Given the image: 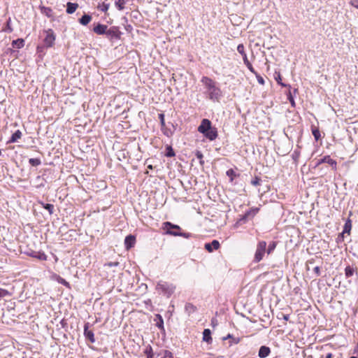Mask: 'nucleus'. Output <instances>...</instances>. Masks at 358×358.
I'll return each mask as SVG.
<instances>
[{"mask_svg":"<svg viewBox=\"0 0 358 358\" xmlns=\"http://www.w3.org/2000/svg\"><path fill=\"white\" fill-rule=\"evenodd\" d=\"M127 2V0H117L115 2V5L119 10H122L124 8Z\"/></svg>","mask_w":358,"mask_h":358,"instance_id":"nucleus-19","label":"nucleus"},{"mask_svg":"<svg viewBox=\"0 0 358 358\" xmlns=\"http://www.w3.org/2000/svg\"><path fill=\"white\" fill-rule=\"evenodd\" d=\"M243 59L244 64L248 67V69L250 71V72H252V73H256L255 70L252 67L251 63L248 59V57H244V58H243Z\"/></svg>","mask_w":358,"mask_h":358,"instance_id":"nucleus-20","label":"nucleus"},{"mask_svg":"<svg viewBox=\"0 0 358 358\" xmlns=\"http://www.w3.org/2000/svg\"><path fill=\"white\" fill-rule=\"evenodd\" d=\"M164 229H166V234L173 235L175 236H183L188 238L189 235L185 233H180L176 230H180V227L178 225L173 224L169 222H166L164 223Z\"/></svg>","mask_w":358,"mask_h":358,"instance_id":"nucleus-3","label":"nucleus"},{"mask_svg":"<svg viewBox=\"0 0 358 358\" xmlns=\"http://www.w3.org/2000/svg\"><path fill=\"white\" fill-rule=\"evenodd\" d=\"M119 265V262H108L107 264H105V266H117Z\"/></svg>","mask_w":358,"mask_h":358,"instance_id":"nucleus-40","label":"nucleus"},{"mask_svg":"<svg viewBox=\"0 0 358 358\" xmlns=\"http://www.w3.org/2000/svg\"><path fill=\"white\" fill-rule=\"evenodd\" d=\"M167 149H168V152L166 153L167 157H173L175 155V153H174L173 149L171 148V147L169 146L167 148Z\"/></svg>","mask_w":358,"mask_h":358,"instance_id":"nucleus-36","label":"nucleus"},{"mask_svg":"<svg viewBox=\"0 0 358 358\" xmlns=\"http://www.w3.org/2000/svg\"><path fill=\"white\" fill-rule=\"evenodd\" d=\"M43 207L45 209L48 210V212L50 215L53 213L54 206L52 204H50V203L43 204Z\"/></svg>","mask_w":358,"mask_h":358,"instance_id":"nucleus-26","label":"nucleus"},{"mask_svg":"<svg viewBox=\"0 0 358 358\" xmlns=\"http://www.w3.org/2000/svg\"><path fill=\"white\" fill-rule=\"evenodd\" d=\"M29 163L32 166H37L41 164V161L38 158H31L29 159Z\"/></svg>","mask_w":358,"mask_h":358,"instance_id":"nucleus-22","label":"nucleus"},{"mask_svg":"<svg viewBox=\"0 0 358 358\" xmlns=\"http://www.w3.org/2000/svg\"><path fill=\"white\" fill-rule=\"evenodd\" d=\"M220 246L218 241L213 240L211 243H206L204 248L209 252H212L213 250H217Z\"/></svg>","mask_w":358,"mask_h":358,"instance_id":"nucleus-8","label":"nucleus"},{"mask_svg":"<svg viewBox=\"0 0 358 358\" xmlns=\"http://www.w3.org/2000/svg\"><path fill=\"white\" fill-rule=\"evenodd\" d=\"M45 10H48V11H47L46 15L49 16L48 13H49V11H51V10L50 8H45Z\"/></svg>","mask_w":358,"mask_h":358,"instance_id":"nucleus-49","label":"nucleus"},{"mask_svg":"<svg viewBox=\"0 0 358 358\" xmlns=\"http://www.w3.org/2000/svg\"><path fill=\"white\" fill-rule=\"evenodd\" d=\"M227 175L231 178V180H233V176H235V172L233 169H229L227 171Z\"/></svg>","mask_w":358,"mask_h":358,"instance_id":"nucleus-35","label":"nucleus"},{"mask_svg":"<svg viewBox=\"0 0 358 358\" xmlns=\"http://www.w3.org/2000/svg\"><path fill=\"white\" fill-rule=\"evenodd\" d=\"M36 253L37 252H34L31 254V255L34 257V256H36Z\"/></svg>","mask_w":358,"mask_h":358,"instance_id":"nucleus-52","label":"nucleus"},{"mask_svg":"<svg viewBox=\"0 0 358 358\" xmlns=\"http://www.w3.org/2000/svg\"><path fill=\"white\" fill-rule=\"evenodd\" d=\"M289 315H283V319H284L285 320H289Z\"/></svg>","mask_w":358,"mask_h":358,"instance_id":"nucleus-46","label":"nucleus"},{"mask_svg":"<svg viewBox=\"0 0 358 358\" xmlns=\"http://www.w3.org/2000/svg\"><path fill=\"white\" fill-rule=\"evenodd\" d=\"M22 137V132L20 130H17L11 136L9 140V143H15Z\"/></svg>","mask_w":358,"mask_h":358,"instance_id":"nucleus-18","label":"nucleus"},{"mask_svg":"<svg viewBox=\"0 0 358 358\" xmlns=\"http://www.w3.org/2000/svg\"><path fill=\"white\" fill-rule=\"evenodd\" d=\"M210 141H214L217 137V131L215 127H212L207 132L203 134Z\"/></svg>","mask_w":358,"mask_h":358,"instance_id":"nucleus-9","label":"nucleus"},{"mask_svg":"<svg viewBox=\"0 0 358 358\" xmlns=\"http://www.w3.org/2000/svg\"><path fill=\"white\" fill-rule=\"evenodd\" d=\"M259 210V208H254L252 210H251L250 211L248 212L246 214H245V216H249L250 215L251 213H252L253 215H255L256 213H257Z\"/></svg>","mask_w":358,"mask_h":358,"instance_id":"nucleus-38","label":"nucleus"},{"mask_svg":"<svg viewBox=\"0 0 358 358\" xmlns=\"http://www.w3.org/2000/svg\"><path fill=\"white\" fill-rule=\"evenodd\" d=\"M88 323L85 324L84 335L86 337V338L90 340V341L93 343L95 342L94 335L92 331L88 329Z\"/></svg>","mask_w":358,"mask_h":358,"instance_id":"nucleus-10","label":"nucleus"},{"mask_svg":"<svg viewBox=\"0 0 358 358\" xmlns=\"http://www.w3.org/2000/svg\"><path fill=\"white\" fill-rule=\"evenodd\" d=\"M261 181L262 180L259 178L255 177L253 180H252L251 184L254 186H257L261 184Z\"/></svg>","mask_w":358,"mask_h":358,"instance_id":"nucleus-31","label":"nucleus"},{"mask_svg":"<svg viewBox=\"0 0 358 358\" xmlns=\"http://www.w3.org/2000/svg\"><path fill=\"white\" fill-rule=\"evenodd\" d=\"M41 49H42V48H41V47H39V46H38V47L37 48V50H38V52L41 51Z\"/></svg>","mask_w":358,"mask_h":358,"instance_id":"nucleus-53","label":"nucleus"},{"mask_svg":"<svg viewBox=\"0 0 358 358\" xmlns=\"http://www.w3.org/2000/svg\"><path fill=\"white\" fill-rule=\"evenodd\" d=\"M231 338V334H228V335H227V337H224V338H223V339H224V340H226V339H227V338Z\"/></svg>","mask_w":358,"mask_h":358,"instance_id":"nucleus-48","label":"nucleus"},{"mask_svg":"<svg viewBox=\"0 0 358 358\" xmlns=\"http://www.w3.org/2000/svg\"><path fill=\"white\" fill-rule=\"evenodd\" d=\"M288 99L290 102V103L292 104V106H295V102H294V100L291 94V92L289 93V95H288Z\"/></svg>","mask_w":358,"mask_h":358,"instance_id":"nucleus-37","label":"nucleus"},{"mask_svg":"<svg viewBox=\"0 0 358 358\" xmlns=\"http://www.w3.org/2000/svg\"><path fill=\"white\" fill-rule=\"evenodd\" d=\"M350 358H357V357H351Z\"/></svg>","mask_w":358,"mask_h":358,"instance_id":"nucleus-58","label":"nucleus"},{"mask_svg":"<svg viewBox=\"0 0 358 358\" xmlns=\"http://www.w3.org/2000/svg\"><path fill=\"white\" fill-rule=\"evenodd\" d=\"M201 82L204 86L206 97L212 101H219L222 96V92L216 82L208 76H203Z\"/></svg>","mask_w":358,"mask_h":358,"instance_id":"nucleus-1","label":"nucleus"},{"mask_svg":"<svg viewBox=\"0 0 358 358\" xmlns=\"http://www.w3.org/2000/svg\"><path fill=\"white\" fill-rule=\"evenodd\" d=\"M210 334H211V331L210 329H204V331L203 332V341H206L207 343H210L212 341V338H211Z\"/></svg>","mask_w":358,"mask_h":358,"instance_id":"nucleus-16","label":"nucleus"},{"mask_svg":"<svg viewBox=\"0 0 358 358\" xmlns=\"http://www.w3.org/2000/svg\"><path fill=\"white\" fill-rule=\"evenodd\" d=\"M158 327H162V324H161V322H159Z\"/></svg>","mask_w":358,"mask_h":358,"instance_id":"nucleus-56","label":"nucleus"},{"mask_svg":"<svg viewBox=\"0 0 358 358\" xmlns=\"http://www.w3.org/2000/svg\"><path fill=\"white\" fill-rule=\"evenodd\" d=\"M107 28H108L107 25L98 24L96 26H95L93 28V31L94 33H96L99 35L106 34Z\"/></svg>","mask_w":358,"mask_h":358,"instance_id":"nucleus-12","label":"nucleus"},{"mask_svg":"<svg viewBox=\"0 0 358 358\" xmlns=\"http://www.w3.org/2000/svg\"><path fill=\"white\" fill-rule=\"evenodd\" d=\"M276 244L275 242H272L269 244L268 249H267V253L270 254L273 251V250L275 248Z\"/></svg>","mask_w":358,"mask_h":358,"instance_id":"nucleus-30","label":"nucleus"},{"mask_svg":"<svg viewBox=\"0 0 358 358\" xmlns=\"http://www.w3.org/2000/svg\"><path fill=\"white\" fill-rule=\"evenodd\" d=\"M45 10H48V11H47L46 15L49 16L48 13H49V11H51V10L50 8H45Z\"/></svg>","mask_w":358,"mask_h":358,"instance_id":"nucleus-51","label":"nucleus"},{"mask_svg":"<svg viewBox=\"0 0 358 358\" xmlns=\"http://www.w3.org/2000/svg\"><path fill=\"white\" fill-rule=\"evenodd\" d=\"M266 243L264 241H260L257 246V250L255 254L254 261L255 262H259L262 259L266 252Z\"/></svg>","mask_w":358,"mask_h":358,"instance_id":"nucleus-4","label":"nucleus"},{"mask_svg":"<svg viewBox=\"0 0 358 358\" xmlns=\"http://www.w3.org/2000/svg\"><path fill=\"white\" fill-rule=\"evenodd\" d=\"M78 7V3L69 2L66 5V13L69 14H72L76 10Z\"/></svg>","mask_w":358,"mask_h":358,"instance_id":"nucleus-14","label":"nucleus"},{"mask_svg":"<svg viewBox=\"0 0 358 358\" xmlns=\"http://www.w3.org/2000/svg\"><path fill=\"white\" fill-rule=\"evenodd\" d=\"M346 277H351L354 273V269L350 266H347L345 269Z\"/></svg>","mask_w":358,"mask_h":358,"instance_id":"nucleus-25","label":"nucleus"},{"mask_svg":"<svg viewBox=\"0 0 358 358\" xmlns=\"http://www.w3.org/2000/svg\"><path fill=\"white\" fill-rule=\"evenodd\" d=\"M164 355H165V357H171L172 353L171 352L168 351V350H166Z\"/></svg>","mask_w":358,"mask_h":358,"instance_id":"nucleus-44","label":"nucleus"},{"mask_svg":"<svg viewBox=\"0 0 358 358\" xmlns=\"http://www.w3.org/2000/svg\"><path fill=\"white\" fill-rule=\"evenodd\" d=\"M106 35L107 36H110V37H117V31L114 29H107Z\"/></svg>","mask_w":358,"mask_h":358,"instance_id":"nucleus-23","label":"nucleus"},{"mask_svg":"<svg viewBox=\"0 0 358 358\" xmlns=\"http://www.w3.org/2000/svg\"><path fill=\"white\" fill-rule=\"evenodd\" d=\"M350 3L356 8H358V0H350Z\"/></svg>","mask_w":358,"mask_h":358,"instance_id":"nucleus-39","label":"nucleus"},{"mask_svg":"<svg viewBox=\"0 0 358 358\" xmlns=\"http://www.w3.org/2000/svg\"><path fill=\"white\" fill-rule=\"evenodd\" d=\"M145 353L147 355H153L152 348L150 345H148L145 350Z\"/></svg>","mask_w":358,"mask_h":358,"instance_id":"nucleus-34","label":"nucleus"},{"mask_svg":"<svg viewBox=\"0 0 358 358\" xmlns=\"http://www.w3.org/2000/svg\"><path fill=\"white\" fill-rule=\"evenodd\" d=\"M212 128L211 122L208 119H203L201 124L198 127V131L201 134L207 132L210 129Z\"/></svg>","mask_w":358,"mask_h":358,"instance_id":"nucleus-6","label":"nucleus"},{"mask_svg":"<svg viewBox=\"0 0 358 358\" xmlns=\"http://www.w3.org/2000/svg\"><path fill=\"white\" fill-rule=\"evenodd\" d=\"M350 227H351L350 223L348 225V223L346 222L345 224L344 232H350Z\"/></svg>","mask_w":358,"mask_h":358,"instance_id":"nucleus-41","label":"nucleus"},{"mask_svg":"<svg viewBox=\"0 0 358 358\" xmlns=\"http://www.w3.org/2000/svg\"><path fill=\"white\" fill-rule=\"evenodd\" d=\"M153 355H147V358H152Z\"/></svg>","mask_w":358,"mask_h":358,"instance_id":"nucleus-55","label":"nucleus"},{"mask_svg":"<svg viewBox=\"0 0 358 358\" xmlns=\"http://www.w3.org/2000/svg\"><path fill=\"white\" fill-rule=\"evenodd\" d=\"M235 343H238V340L234 341Z\"/></svg>","mask_w":358,"mask_h":358,"instance_id":"nucleus-57","label":"nucleus"},{"mask_svg":"<svg viewBox=\"0 0 358 358\" xmlns=\"http://www.w3.org/2000/svg\"><path fill=\"white\" fill-rule=\"evenodd\" d=\"M237 51L243 56V58H244V57H247V55L245 52V48L243 44H239L238 45Z\"/></svg>","mask_w":358,"mask_h":358,"instance_id":"nucleus-24","label":"nucleus"},{"mask_svg":"<svg viewBox=\"0 0 358 358\" xmlns=\"http://www.w3.org/2000/svg\"><path fill=\"white\" fill-rule=\"evenodd\" d=\"M34 257L38 258V259H41V260H46L47 259V256L43 252H37L36 256H34Z\"/></svg>","mask_w":358,"mask_h":358,"instance_id":"nucleus-29","label":"nucleus"},{"mask_svg":"<svg viewBox=\"0 0 358 358\" xmlns=\"http://www.w3.org/2000/svg\"><path fill=\"white\" fill-rule=\"evenodd\" d=\"M10 22L11 20L10 18H9L6 22V29H4L5 31L10 33L13 31V28L11 27Z\"/></svg>","mask_w":358,"mask_h":358,"instance_id":"nucleus-28","label":"nucleus"},{"mask_svg":"<svg viewBox=\"0 0 358 358\" xmlns=\"http://www.w3.org/2000/svg\"><path fill=\"white\" fill-rule=\"evenodd\" d=\"M44 32L45 34V36L43 40L44 44L46 48H50L54 45L55 41V35L54 31L52 29H49L45 30Z\"/></svg>","mask_w":358,"mask_h":358,"instance_id":"nucleus-5","label":"nucleus"},{"mask_svg":"<svg viewBox=\"0 0 358 358\" xmlns=\"http://www.w3.org/2000/svg\"><path fill=\"white\" fill-rule=\"evenodd\" d=\"M24 45V41L22 38H17L16 40L13 41L12 46L16 48H22Z\"/></svg>","mask_w":358,"mask_h":358,"instance_id":"nucleus-17","label":"nucleus"},{"mask_svg":"<svg viewBox=\"0 0 358 358\" xmlns=\"http://www.w3.org/2000/svg\"><path fill=\"white\" fill-rule=\"evenodd\" d=\"M322 163H327L333 166L334 169H336V162L331 159L329 156H324L323 158L318 160L316 166H318Z\"/></svg>","mask_w":358,"mask_h":358,"instance_id":"nucleus-7","label":"nucleus"},{"mask_svg":"<svg viewBox=\"0 0 358 358\" xmlns=\"http://www.w3.org/2000/svg\"><path fill=\"white\" fill-rule=\"evenodd\" d=\"M313 270L317 276L320 275V268L319 266H315Z\"/></svg>","mask_w":358,"mask_h":358,"instance_id":"nucleus-42","label":"nucleus"},{"mask_svg":"<svg viewBox=\"0 0 358 358\" xmlns=\"http://www.w3.org/2000/svg\"><path fill=\"white\" fill-rule=\"evenodd\" d=\"M45 10H48V11H47L46 15L49 16L48 13H49V11H51V10L50 8H45Z\"/></svg>","mask_w":358,"mask_h":358,"instance_id":"nucleus-50","label":"nucleus"},{"mask_svg":"<svg viewBox=\"0 0 358 358\" xmlns=\"http://www.w3.org/2000/svg\"><path fill=\"white\" fill-rule=\"evenodd\" d=\"M332 354L331 353H328L326 356V358H332Z\"/></svg>","mask_w":358,"mask_h":358,"instance_id":"nucleus-47","label":"nucleus"},{"mask_svg":"<svg viewBox=\"0 0 358 358\" xmlns=\"http://www.w3.org/2000/svg\"><path fill=\"white\" fill-rule=\"evenodd\" d=\"M136 238L132 235H129L126 236L124 239V245L127 249H129L133 247L135 244Z\"/></svg>","mask_w":358,"mask_h":358,"instance_id":"nucleus-13","label":"nucleus"},{"mask_svg":"<svg viewBox=\"0 0 358 358\" xmlns=\"http://www.w3.org/2000/svg\"><path fill=\"white\" fill-rule=\"evenodd\" d=\"M254 74L256 76L258 83L261 85H264V78L259 74H258L257 71H256V73H254Z\"/></svg>","mask_w":358,"mask_h":358,"instance_id":"nucleus-32","label":"nucleus"},{"mask_svg":"<svg viewBox=\"0 0 358 358\" xmlns=\"http://www.w3.org/2000/svg\"><path fill=\"white\" fill-rule=\"evenodd\" d=\"M275 80L278 84L281 85L282 86H285V85H284L283 83H282L280 82V80H281L280 75H278V78H276Z\"/></svg>","mask_w":358,"mask_h":358,"instance_id":"nucleus-43","label":"nucleus"},{"mask_svg":"<svg viewBox=\"0 0 358 358\" xmlns=\"http://www.w3.org/2000/svg\"><path fill=\"white\" fill-rule=\"evenodd\" d=\"M159 319H160V322H161V324H163V320H162V317H161V316H159Z\"/></svg>","mask_w":358,"mask_h":358,"instance_id":"nucleus-54","label":"nucleus"},{"mask_svg":"<svg viewBox=\"0 0 358 358\" xmlns=\"http://www.w3.org/2000/svg\"><path fill=\"white\" fill-rule=\"evenodd\" d=\"M110 7V3H107L106 2H103L101 4H99L97 8L104 13L107 12Z\"/></svg>","mask_w":358,"mask_h":358,"instance_id":"nucleus-21","label":"nucleus"},{"mask_svg":"<svg viewBox=\"0 0 358 358\" xmlns=\"http://www.w3.org/2000/svg\"><path fill=\"white\" fill-rule=\"evenodd\" d=\"M159 117H160V119H161L162 124H164V115L163 114H160Z\"/></svg>","mask_w":358,"mask_h":358,"instance_id":"nucleus-45","label":"nucleus"},{"mask_svg":"<svg viewBox=\"0 0 358 358\" xmlns=\"http://www.w3.org/2000/svg\"><path fill=\"white\" fill-rule=\"evenodd\" d=\"M195 155H196V158H197V159H199L200 160V164H203V161L202 160V159H203V154L201 153V152H200V151H196V154H195Z\"/></svg>","mask_w":358,"mask_h":358,"instance_id":"nucleus-33","label":"nucleus"},{"mask_svg":"<svg viewBox=\"0 0 358 358\" xmlns=\"http://www.w3.org/2000/svg\"><path fill=\"white\" fill-rule=\"evenodd\" d=\"M92 20V17L90 15L85 14L79 19V22L84 26L87 25Z\"/></svg>","mask_w":358,"mask_h":358,"instance_id":"nucleus-15","label":"nucleus"},{"mask_svg":"<svg viewBox=\"0 0 358 358\" xmlns=\"http://www.w3.org/2000/svg\"><path fill=\"white\" fill-rule=\"evenodd\" d=\"M270 353L271 349L267 346L263 345L261 346L259 350L258 356L260 358H266L270 355Z\"/></svg>","mask_w":358,"mask_h":358,"instance_id":"nucleus-11","label":"nucleus"},{"mask_svg":"<svg viewBox=\"0 0 358 358\" xmlns=\"http://www.w3.org/2000/svg\"><path fill=\"white\" fill-rule=\"evenodd\" d=\"M313 135L316 141H318L321 136L320 132L317 129H314L312 131Z\"/></svg>","mask_w":358,"mask_h":358,"instance_id":"nucleus-27","label":"nucleus"},{"mask_svg":"<svg viewBox=\"0 0 358 358\" xmlns=\"http://www.w3.org/2000/svg\"><path fill=\"white\" fill-rule=\"evenodd\" d=\"M176 288V285L173 283L163 280L159 281L156 285V290L157 292L168 298L175 292Z\"/></svg>","mask_w":358,"mask_h":358,"instance_id":"nucleus-2","label":"nucleus"}]
</instances>
